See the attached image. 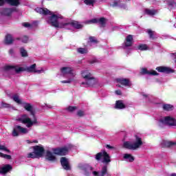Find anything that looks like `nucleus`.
Returning a JSON list of instances; mask_svg holds the SVG:
<instances>
[{"instance_id": "393cba45", "label": "nucleus", "mask_w": 176, "mask_h": 176, "mask_svg": "<svg viewBox=\"0 0 176 176\" xmlns=\"http://www.w3.org/2000/svg\"><path fill=\"white\" fill-rule=\"evenodd\" d=\"M11 98L13 100V101H14L15 102H16V104H19V105L24 104V102H23V100H21V99H20V96H19V94H14L11 97Z\"/></svg>"}, {"instance_id": "20e7f679", "label": "nucleus", "mask_w": 176, "mask_h": 176, "mask_svg": "<svg viewBox=\"0 0 176 176\" xmlns=\"http://www.w3.org/2000/svg\"><path fill=\"white\" fill-rule=\"evenodd\" d=\"M141 145H142V139L135 135V141L133 143L130 142H124L123 148H125V149H129L131 151H135V149H138Z\"/></svg>"}, {"instance_id": "7c9ffc66", "label": "nucleus", "mask_w": 176, "mask_h": 176, "mask_svg": "<svg viewBox=\"0 0 176 176\" xmlns=\"http://www.w3.org/2000/svg\"><path fill=\"white\" fill-rule=\"evenodd\" d=\"M20 53L22 57H28V53L27 52V50L24 49V47H21L20 48Z\"/></svg>"}, {"instance_id": "9d476101", "label": "nucleus", "mask_w": 176, "mask_h": 176, "mask_svg": "<svg viewBox=\"0 0 176 176\" xmlns=\"http://www.w3.org/2000/svg\"><path fill=\"white\" fill-rule=\"evenodd\" d=\"M3 69L6 71V72L14 71V72H16V74L23 72V67L15 65H6L4 66Z\"/></svg>"}, {"instance_id": "4d7b16f0", "label": "nucleus", "mask_w": 176, "mask_h": 176, "mask_svg": "<svg viewBox=\"0 0 176 176\" xmlns=\"http://www.w3.org/2000/svg\"><path fill=\"white\" fill-rule=\"evenodd\" d=\"M94 63H97V59L94 58V59H92V60L90 61V63H91V64H94Z\"/></svg>"}, {"instance_id": "c9c22d12", "label": "nucleus", "mask_w": 176, "mask_h": 176, "mask_svg": "<svg viewBox=\"0 0 176 176\" xmlns=\"http://www.w3.org/2000/svg\"><path fill=\"white\" fill-rule=\"evenodd\" d=\"M74 78L75 77H70L68 78V80H62L60 82H61V83H72V82H74Z\"/></svg>"}, {"instance_id": "864d4df0", "label": "nucleus", "mask_w": 176, "mask_h": 176, "mask_svg": "<svg viewBox=\"0 0 176 176\" xmlns=\"http://www.w3.org/2000/svg\"><path fill=\"white\" fill-rule=\"evenodd\" d=\"M116 94H117V96H122V91L116 90Z\"/></svg>"}, {"instance_id": "ea45409f", "label": "nucleus", "mask_w": 176, "mask_h": 176, "mask_svg": "<svg viewBox=\"0 0 176 176\" xmlns=\"http://www.w3.org/2000/svg\"><path fill=\"white\" fill-rule=\"evenodd\" d=\"M10 107H12V105H10V104H8L4 102H1V108H10Z\"/></svg>"}, {"instance_id": "9b49d317", "label": "nucleus", "mask_w": 176, "mask_h": 176, "mask_svg": "<svg viewBox=\"0 0 176 176\" xmlns=\"http://www.w3.org/2000/svg\"><path fill=\"white\" fill-rule=\"evenodd\" d=\"M16 10V8H3L0 10V14H2V16H12V13Z\"/></svg>"}, {"instance_id": "c756f323", "label": "nucleus", "mask_w": 176, "mask_h": 176, "mask_svg": "<svg viewBox=\"0 0 176 176\" xmlns=\"http://www.w3.org/2000/svg\"><path fill=\"white\" fill-rule=\"evenodd\" d=\"M146 14H148V16H154V14L156 13V10H149L146 8L145 10Z\"/></svg>"}, {"instance_id": "680f3d73", "label": "nucleus", "mask_w": 176, "mask_h": 176, "mask_svg": "<svg viewBox=\"0 0 176 176\" xmlns=\"http://www.w3.org/2000/svg\"><path fill=\"white\" fill-rule=\"evenodd\" d=\"M144 97H148V95L143 94Z\"/></svg>"}, {"instance_id": "49530a36", "label": "nucleus", "mask_w": 176, "mask_h": 176, "mask_svg": "<svg viewBox=\"0 0 176 176\" xmlns=\"http://www.w3.org/2000/svg\"><path fill=\"white\" fill-rule=\"evenodd\" d=\"M22 25L25 28H30V27H31V24H30L29 23H23Z\"/></svg>"}, {"instance_id": "4468645a", "label": "nucleus", "mask_w": 176, "mask_h": 176, "mask_svg": "<svg viewBox=\"0 0 176 176\" xmlns=\"http://www.w3.org/2000/svg\"><path fill=\"white\" fill-rule=\"evenodd\" d=\"M156 70L158 71V72H163L164 74H171L174 72L171 68L164 66L157 67H156Z\"/></svg>"}, {"instance_id": "de8ad7c7", "label": "nucleus", "mask_w": 176, "mask_h": 176, "mask_svg": "<svg viewBox=\"0 0 176 176\" xmlns=\"http://www.w3.org/2000/svg\"><path fill=\"white\" fill-rule=\"evenodd\" d=\"M75 109H76V107H69L67 108V111H69V112H73V111H75Z\"/></svg>"}, {"instance_id": "ddd939ff", "label": "nucleus", "mask_w": 176, "mask_h": 176, "mask_svg": "<svg viewBox=\"0 0 176 176\" xmlns=\"http://www.w3.org/2000/svg\"><path fill=\"white\" fill-rule=\"evenodd\" d=\"M118 83H120V85H122V86H124L125 87H131V82H130V80L127 78H117Z\"/></svg>"}, {"instance_id": "e433bc0d", "label": "nucleus", "mask_w": 176, "mask_h": 176, "mask_svg": "<svg viewBox=\"0 0 176 176\" xmlns=\"http://www.w3.org/2000/svg\"><path fill=\"white\" fill-rule=\"evenodd\" d=\"M0 157H3V159H7L8 160H10V159H12V156L2 153H0Z\"/></svg>"}, {"instance_id": "603ef678", "label": "nucleus", "mask_w": 176, "mask_h": 176, "mask_svg": "<svg viewBox=\"0 0 176 176\" xmlns=\"http://www.w3.org/2000/svg\"><path fill=\"white\" fill-rule=\"evenodd\" d=\"M106 148H107V149H115V147H114V146H111V145H109V144H107V145L106 146Z\"/></svg>"}, {"instance_id": "a19ab883", "label": "nucleus", "mask_w": 176, "mask_h": 176, "mask_svg": "<svg viewBox=\"0 0 176 176\" xmlns=\"http://www.w3.org/2000/svg\"><path fill=\"white\" fill-rule=\"evenodd\" d=\"M89 41L92 43H98V41L96 39V37H94V36H90L89 37Z\"/></svg>"}, {"instance_id": "b1692460", "label": "nucleus", "mask_w": 176, "mask_h": 176, "mask_svg": "<svg viewBox=\"0 0 176 176\" xmlns=\"http://www.w3.org/2000/svg\"><path fill=\"white\" fill-rule=\"evenodd\" d=\"M46 159L49 162H56V157L51 151H47L46 153Z\"/></svg>"}, {"instance_id": "58836bf2", "label": "nucleus", "mask_w": 176, "mask_h": 176, "mask_svg": "<svg viewBox=\"0 0 176 176\" xmlns=\"http://www.w3.org/2000/svg\"><path fill=\"white\" fill-rule=\"evenodd\" d=\"M138 49L139 50H146L148 49V46H146L145 44H142L138 47Z\"/></svg>"}, {"instance_id": "8fccbe9b", "label": "nucleus", "mask_w": 176, "mask_h": 176, "mask_svg": "<svg viewBox=\"0 0 176 176\" xmlns=\"http://www.w3.org/2000/svg\"><path fill=\"white\" fill-rule=\"evenodd\" d=\"M8 53H9L10 56H14V50L13 49H10L8 51Z\"/></svg>"}, {"instance_id": "3c124183", "label": "nucleus", "mask_w": 176, "mask_h": 176, "mask_svg": "<svg viewBox=\"0 0 176 176\" xmlns=\"http://www.w3.org/2000/svg\"><path fill=\"white\" fill-rule=\"evenodd\" d=\"M83 115H85V112H83L82 111H78V116H83Z\"/></svg>"}, {"instance_id": "f03ea898", "label": "nucleus", "mask_w": 176, "mask_h": 176, "mask_svg": "<svg viewBox=\"0 0 176 176\" xmlns=\"http://www.w3.org/2000/svg\"><path fill=\"white\" fill-rule=\"evenodd\" d=\"M21 105H23L25 109L30 113L32 116V120L31 119V118H30V116H28V115L22 114L18 116L16 118V122H19V123H23V124H26V127H28V129H30V127H32L34 124H38V119H36V116H35V111L32 110V106L25 102H23Z\"/></svg>"}, {"instance_id": "473e14b6", "label": "nucleus", "mask_w": 176, "mask_h": 176, "mask_svg": "<svg viewBox=\"0 0 176 176\" xmlns=\"http://www.w3.org/2000/svg\"><path fill=\"white\" fill-rule=\"evenodd\" d=\"M174 107L171 104H164L163 105V109L164 111H173Z\"/></svg>"}, {"instance_id": "4be33fe9", "label": "nucleus", "mask_w": 176, "mask_h": 176, "mask_svg": "<svg viewBox=\"0 0 176 176\" xmlns=\"http://www.w3.org/2000/svg\"><path fill=\"white\" fill-rule=\"evenodd\" d=\"M14 39H13V36L11 34H7L5 37L4 43L6 45H12Z\"/></svg>"}, {"instance_id": "2eb2a0df", "label": "nucleus", "mask_w": 176, "mask_h": 176, "mask_svg": "<svg viewBox=\"0 0 176 176\" xmlns=\"http://www.w3.org/2000/svg\"><path fill=\"white\" fill-rule=\"evenodd\" d=\"M108 171V166L104 165L102 167L100 172L93 171L92 173L95 176H104Z\"/></svg>"}, {"instance_id": "a878e982", "label": "nucleus", "mask_w": 176, "mask_h": 176, "mask_svg": "<svg viewBox=\"0 0 176 176\" xmlns=\"http://www.w3.org/2000/svg\"><path fill=\"white\" fill-rule=\"evenodd\" d=\"M6 3L11 6H18L20 5V0H5V3Z\"/></svg>"}, {"instance_id": "aec40b11", "label": "nucleus", "mask_w": 176, "mask_h": 176, "mask_svg": "<svg viewBox=\"0 0 176 176\" xmlns=\"http://www.w3.org/2000/svg\"><path fill=\"white\" fill-rule=\"evenodd\" d=\"M174 145H175V142L168 140H163L161 142L162 148H171V146H174Z\"/></svg>"}, {"instance_id": "5701e85b", "label": "nucleus", "mask_w": 176, "mask_h": 176, "mask_svg": "<svg viewBox=\"0 0 176 176\" xmlns=\"http://www.w3.org/2000/svg\"><path fill=\"white\" fill-rule=\"evenodd\" d=\"M133 45V36L129 35L126 38V41L124 43L125 47H129Z\"/></svg>"}, {"instance_id": "a18cd8bd", "label": "nucleus", "mask_w": 176, "mask_h": 176, "mask_svg": "<svg viewBox=\"0 0 176 176\" xmlns=\"http://www.w3.org/2000/svg\"><path fill=\"white\" fill-rule=\"evenodd\" d=\"M169 6H175L176 8V2L175 1H170L168 3Z\"/></svg>"}, {"instance_id": "f704fd0d", "label": "nucleus", "mask_w": 176, "mask_h": 176, "mask_svg": "<svg viewBox=\"0 0 176 176\" xmlns=\"http://www.w3.org/2000/svg\"><path fill=\"white\" fill-rule=\"evenodd\" d=\"M94 2H96V0H85L84 3L85 5H88L89 6L94 5Z\"/></svg>"}, {"instance_id": "423d86ee", "label": "nucleus", "mask_w": 176, "mask_h": 176, "mask_svg": "<svg viewBox=\"0 0 176 176\" xmlns=\"http://www.w3.org/2000/svg\"><path fill=\"white\" fill-rule=\"evenodd\" d=\"M96 160L100 162L101 160L102 163H104V164H109L111 163V156L109 154L105 151V150H102L101 152L98 153L95 155Z\"/></svg>"}, {"instance_id": "7ed1b4c3", "label": "nucleus", "mask_w": 176, "mask_h": 176, "mask_svg": "<svg viewBox=\"0 0 176 176\" xmlns=\"http://www.w3.org/2000/svg\"><path fill=\"white\" fill-rule=\"evenodd\" d=\"M81 75L85 80L80 83L81 87H93L98 83V80L93 76V74L89 70L82 71Z\"/></svg>"}, {"instance_id": "c03bdc74", "label": "nucleus", "mask_w": 176, "mask_h": 176, "mask_svg": "<svg viewBox=\"0 0 176 176\" xmlns=\"http://www.w3.org/2000/svg\"><path fill=\"white\" fill-rule=\"evenodd\" d=\"M21 41L23 43H27L28 42V36H24L21 38Z\"/></svg>"}, {"instance_id": "a211bd4d", "label": "nucleus", "mask_w": 176, "mask_h": 176, "mask_svg": "<svg viewBox=\"0 0 176 176\" xmlns=\"http://www.w3.org/2000/svg\"><path fill=\"white\" fill-rule=\"evenodd\" d=\"M141 74L142 75H152L153 76H155L156 75H159V74H157V71H155V70H148L146 68L142 69Z\"/></svg>"}, {"instance_id": "bb28decb", "label": "nucleus", "mask_w": 176, "mask_h": 176, "mask_svg": "<svg viewBox=\"0 0 176 176\" xmlns=\"http://www.w3.org/2000/svg\"><path fill=\"white\" fill-rule=\"evenodd\" d=\"M126 105L123 103V100H117L116 102V109H124Z\"/></svg>"}, {"instance_id": "f257e3e1", "label": "nucleus", "mask_w": 176, "mask_h": 176, "mask_svg": "<svg viewBox=\"0 0 176 176\" xmlns=\"http://www.w3.org/2000/svg\"><path fill=\"white\" fill-rule=\"evenodd\" d=\"M47 22L52 27H55V28H66L67 30H72V28H76V30H80L83 25H82L79 22L73 21L72 22L65 23V21L63 19V16L60 14H52Z\"/></svg>"}, {"instance_id": "cd10ccee", "label": "nucleus", "mask_w": 176, "mask_h": 176, "mask_svg": "<svg viewBox=\"0 0 176 176\" xmlns=\"http://www.w3.org/2000/svg\"><path fill=\"white\" fill-rule=\"evenodd\" d=\"M124 159L126 161V162H129L130 163L134 162V157H133V155H131V154H124Z\"/></svg>"}, {"instance_id": "6ab92c4d", "label": "nucleus", "mask_w": 176, "mask_h": 176, "mask_svg": "<svg viewBox=\"0 0 176 176\" xmlns=\"http://www.w3.org/2000/svg\"><path fill=\"white\" fill-rule=\"evenodd\" d=\"M35 10L37 13H40V14H52V12H50V10H49L47 8L38 7L35 9Z\"/></svg>"}, {"instance_id": "f8f14e48", "label": "nucleus", "mask_w": 176, "mask_h": 176, "mask_svg": "<svg viewBox=\"0 0 176 176\" xmlns=\"http://www.w3.org/2000/svg\"><path fill=\"white\" fill-rule=\"evenodd\" d=\"M33 150L34 153H36L38 157H42V156H43V153H45V148L42 146H33Z\"/></svg>"}, {"instance_id": "0eeeda50", "label": "nucleus", "mask_w": 176, "mask_h": 176, "mask_svg": "<svg viewBox=\"0 0 176 176\" xmlns=\"http://www.w3.org/2000/svg\"><path fill=\"white\" fill-rule=\"evenodd\" d=\"M71 148H72V145L68 144L62 148H54L53 152L54 155H58L59 156H65V155L68 153V151H69V149H71Z\"/></svg>"}, {"instance_id": "1a4fd4ad", "label": "nucleus", "mask_w": 176, "mask_h": 176, "mask_svg": "<svg viewBox=\"0 0 176 176\" xmlns=\"http://www.w3.org/2000/svg\"><path fill=\"white\" fill-rule=\"evenodd\" d=\"M61 74L65 76V75H70V77L75 78L76 74L74 71V68L70 67H63L60 69Z\"/></svg>"}, {"instance_id": "bf43d9fd", "label": "nucleus", "mask_w": 176, "mask_h": 176, "mask_svg": "<svg viewBox=\"0 0 176 176\" xmlns=\"http://www.w3.org/2000/svg\"><path fill=\"white\" fill-rule=\"evenodd\" d=\"M170 176H176V173H172Z\"/></svg>"}, {"instance_id": "72a5a7b5", "label": "nucleus", "mask_w": 176, "mask_h": 176, "mask_svg": "<svg viewBox=\"0 0 176 176\" xmlns=\"http://www.w3.org/2000/svg\"><path fill=\"white\" fill-rule=\"evenodd\" d=\"M98 23L101 25V27H105V18H100L98 19Z\"/></svg>"}, {"instance_id": "37998d69", "label": "nucleus", "mask_w": 176, "mask_h": 176, "mask_svg": "<svg viewBox=\"0 0 176 176\" xmlns=\"http://www.w3.org/2000/svg\"><path fill=\"white\" fill-rule=\"evenodd\" d=\"M0 151H5L6 152H10L9 149L6 146L0 144Z\"/></svg>"}, {"instance_id": "79ce46f5", "label": "nucleus", "mask_w": 176, "mask_h": 176, "mask_svg": "<svg viewBox=\"0 0 176 176\" xmlns=\"http://www.w3.org/2000/svg\"><path fill=\"white\" fill-rule=\"evenodd\" d=\"M147 32L150 36V38H153V35L155 34V32L154 31H152L151 30H147Z\"/></svg>"}, {"instance_id": "e2e57ef3", "label": "nucleus", "mask_w": 176, "mask_h": 176, "mask_svg": "<svg viewBox=\"0 0 176 176\" xmlns=\"http://www.w3.org/2000/svg\"><path fill=\"white\" fill-rule=\"evenodd\" d=\"M117 86H118V87H120V85H118Z\"/></svg>"}, {"instance_id": "f3484780", "label": "nucleus", "mask_w": 176, "mask_h": 176, "mask_svg": "<svg viewBox=\"0 0 176 176\" xmlns=\"http://www.w3.org/2000/svg\"><path fill=\"white\" fill-rule=\"evenodd\" d=\"M79 167L84 171L85 175H89L90 173L93 170V167L89 165H80Z\"/></svg>"}, {"instance_id": "13d9d810", "label": "nucleus", "mask_w": 176, "mask_h": 176, "mask_svg": "<svg viewBox=\"0 0 176 176\" xmlns=\"http://www.w3.org/2000/svg\"><path fill=\"white\" fill-rule=\"evenodd\" d=\"M34 73L41 74L42 72V70H38L36 68L35 69Z\"/></svg>"}, {"instance_id": "6e6d98bb", "label": "nucleus", "mask_w": 176, "mask_h": 176, "mask_svg": "<svg viewBox=\"0 0 176 176\" xmlns=\"http://www.w3.org/2000/svg\"><path fill=\"white\" fill-rule=\"evenodd\" d=\"M5 5V0H0V6H3Z\"/></svg>"}, {"instance_id": "6e6552de", "label": "nucleus", "mask_w": 176, "mask_h": 176, "mask_svg": "<svg viewBox=\"0 0 176 176\" xmlns=\"http://www.w3.org/2000/svg\"><path fill=\"white\" fill-rule=\"evenodd\" d=\"M28 129L27 128L22 127L20 125H15L12 131L13 137H19L20 134H27Z\"/></svg>"}, {"instance_id": "2f4dec72", "label": "nucleus", "mask_w": 176, "mask_h": 176, "mask_svg": "<svg viewBox=\"0 0 176 176\" xmlns=\"http://www.w3.org/2000/svg\"><path fill=\"white\" fill-rule=\"evenodd\" d=\"M28 159H38V157H39L34 151L32 153L28 154Z\"/></svg>"}, {"instance_id": "39448f33", "label": "nucleus", "mask_w": 176, "mask_h": 176, "mask_svg": "<svg viewBox=\"0 0 176 176\" xmlns=\"http://www.w3.org/2000/svg\"><path fill=\"white\" fill-rule=\"evenodd\" d=\"M158 124L160 127H163V126L175 127L176 126V119L171 116L163 117L158 120Z\"/></svg>"}, {"instance_id": "5fc2aeb1", "label": "nucleus", "mask_w": 176, "mask_h": 176, "mask_svg": "<svg viewBox=\"0 0 176 176\" xmlns=\"http://www.w3.org/2000/svg\"><path fill=\"white\" fill-rule=\"evenodd\" d=\"M111 6H113V8H115L116 6H118V1H115L113 4H111Z\"/></svg>"}, {"instance_id": "4c0bfd02", "label": "nucleus", "mask_w": 176, "mask_h": 176, "mask_svg": "<svg viewBox=\"0 0 176 176\" xmlns=\"http://www.w3.org/2000/svg\"><path fill=\"white\" fill-rule=\"evenodd\" d=\"M77 52L78 53H80V54H86V53H87V50H86L85 48H78L77 50Z\"/></svg>"}, {"instance_id": "dca6fc26", "label": "nucleus", "mask_w": 176, "mask_h": 176, "mask_svg": "<svg viewBox=\"0 0 176 176\" xmlns=\"http://www.w3.org/2000/svg\"><path fill=\"white\" fill-rule=\"evenodd\" d=\"M60 163L64 170H71V166H69V162H68V159L64 157H61Z\"/></svg>"}, {"instance_id": "09e8293b", "label": "nucleus", "mask_w": 176, "mask_h": 176, "mask_svg": "<svg viewBox=\"0 0 176 176\" xmlns=\"http://www.w3.org/2000/svg\"><path fill=\"white\" fill-rule=\"evenodd\" d=\"M89 23H92L93 24H96V23H98V19H91L89 21Z\"/></svg>"}, {"instance_id": "c85d7f7f", "label": "nucleus", "mask_w": 176, "mask_h": 176, "mask_svg": "<svg viewBox=\"0 0 176 176\" xmlns=\"http://www.w3.org/2000/svg\"><path fill=\"white\" fill-rule=\"evenodd\" d=\"M36 68V64H33L30 67H27L25 68V71H27L28 72H34Z\"/></svg>"}, {"instance_id": "052dcab7", "label": "nucleus", "mask_w": 176, "mask_h": 176, "mask_svg": "<svg viewBox=\"0 0 176 176\" xmlns=\"http://www.w3.org/2000/svg\"><path fill=\"white\" fill-rule=\"evenodd\" d=\"M33 142H35L36 144H38V141L37 140H34Z\"/></svg>"}, {"instance_id": "0e129e2a", "label": "nucleus", "mask_w": 176, "mask_h": 176, "mask_svg": "<svg viewBox=\"0 0 176 176\" xmlns=\"http://www.w3.org/2000/svg\"><path fill=\"white\" fill-rule=\"evenodd\" d=\"M49 108H52V107H49Z\"/></svg>"}, {"instance_id": "412c9836", "label": "nucleus", "mask_w": 176, "mask_h": 176, "mask_svg": "<svg viewBox=\"0 0 176 176\" xmlns=\"http://www.w3.org/2000/svg\"><path fill=\"white\" fill-rule=\"evenodd\" d=\"M12 168V167L10 164H6L1 167L0 166V174H6V173H9Z\"/></svg>"}]
</instances>
